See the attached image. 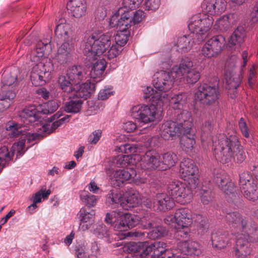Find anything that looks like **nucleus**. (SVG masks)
Masks as SVG:
<instances>
[{
	"label": "nucleus",
	"mask_w": 258,
	"mask_h": 258,
	"mask_svg": "<svg viewBox=\"0 0 258 258\" xmlns=\"http://www.w3.org/2000/svg\"><path fill=\"white\" fill-rule=\"evenodd\" d=\"M226 220L232 234L238 235L233 247L235 257L247 258L250 255L252 248L246 236L252 239L253 241L258 240L256 224L251 219L243 216L237 212L228 213Z\"/></svg>",
	"instance_id": "f257e3e1"
},
{
	"label": "nucleus",
	"mask_w": 258,
	"mask_h": 258,
	"mask_svg": "<svg viewBox=\"0 0 258 258\" xmlns=\"http://www.w3.org/2000/svg\"><path fill=\"white\" fill-rule=\"evenodd\" d=\"M213 146L215 158L223 164L232 161L240 164L246 158L243 147L235 135H218L213 141Z\"/></svg>",
	"instance_id": "f03ea898"
},
{
	"label": "nucleus",
	"mask_w": 258,
	"mask_h": 258,
	"mask_svg": "<svg viewBox=\"0 0 258 258\" xmlns=\"http://www.w3.org/2000/svg\"><path fill=\"white\" fill-rule=\"evenodd\" d=\"M39 112L35 105H29L24 108L19 113L20 120L21 123L9 122L7 126V131H11L10 135L11 137H17L22 135L23 138L29 141L31 139L34 140L38 136L37 134H30L27 132L28 129L24 128L27 125L31 126L37 125L40 127L37 129L47 132L49 127L47 124H41L39 120Z\"/></svg>",
	"instance_id": "7ed1b4c3"
},
{
	"label": "nucleus",
	"mask_w": 258,
	"mask_h": 258,
	"mask_svg": "<svg viewBox=\"0 0 258 258\" xmlns=\"http://www.w3.org/2000/svg\"><path fill=\"white\" fill-rule=\"evenodd\" d=\"M174 76L169 72L161 71L154 74L153 85L155 90L151 87H147L144 90V98L150 99L153 103L163 106L169 100L167 92L173 87Z\"/></svg>",
	"instance_id": "20e7f679"
},
{
	"label": "nucleus",
	"mask_w": 258,
	"mask_h": 258,
	"mask_svg": "<svg viewBox=\"0 0 258 258\" xmlns=\"http://www.w3.org/2000/svg\"><path fill=\"white\" fill-rule=\"evenodd\" d=\"M151 215V214H147L140 220L135 215L116 210L106 214L105 221L112 224L114 230L118 231H126L136 227L140 221L145 228H150L153 227V221L149 218Z\"/></svg>",
	"instance_id": "39448f33"
},
{
	"label": "nucleus",
	"mask_w": 258,
	"mask_h": 258,
	"mask_svg": "<svg viewBox=\"0 0 258 258\" xmlns=\"http://www.w3.org/2000/svg\"><path fill=\"white\" fill-rule=\"evenodd\" d=\"M55 34L63 41L57 48L56 57L60 63H66L71 57L77 42L73 27L69 23L58 24L56 27Z\"/></svg>",
	"instance_id": "423d86ee"
},
{
	"label": "nucleus",
	"mask_w": 258,
	"mask_h": 258,
	"mask_svg": "<svg viewBox=\"0 0 258 258\" xmlns=\"http://www.w3.org/2000/svg\"><path fill=\"white\" fill-rule=\"evenodd\" d=\"M111 45V37L109 34L99 36L93 34L85 40L83 52L89 61L95 60L103 55Z\"/></svg>",
	"instance_id": "0eeeda50"
},
{
	"label": "nucleus",
	"mask_w": 258,
	"mask_h": 258,
	"mask_svg": "<svg viewBox=\"0 0 258 258\" xmlns=\"http://www.w3.org/2000/svg\"><path fill=\"white\" fill-rule=\"evenodd\" d=\"M213 17L203 12L195 15L190 19L188 28L195 35L197 43L201 42L208 36L212 27H213Z\"/></svg>",
	"instance_id": "6e6552de"
},
{
	"label": "nucleus",
	"mask_w": 258,
	"mask_h": 258,
	"mask_svg": "<svg viewBox=\"0 0 258 258\" xmlns=\"http://www.w3.org/2000/svg\"><path fill=\"white\" fill-rule=\"evenodd\" d=\"M192 222L191 211L187 208L178 209L175 212L174 216L169 215L164 219L165 223L169 225L174 223L176 229L179 231H183L185 237L189 235V227Z\"/></svg>",
	"instance_id": "1a4fd4ad"
},
{
	"label": "nucleus",
	"mask_w": 258,
	"mask_h": 258,
	"mask_svg": "<svg viewBox=\"0 0 258 258\" xmlns=\"http://www.w3.org/2000/svg\"><path fill=\"white\" fill-rule=\"evenodd\" d=\"M220 97V91L218 87L206 83L200 85L194 94L195 100L206 106H212L218 103Z\"/></svg>",
	"instance_id": "9d476101"
},
{
	"label": "nucleus",
	"mask_w": 258,
	"mask_h": 258,
	"mask_svg": "<svg viewBox=\"0 0 258 258\" xmlns=\"http://www.w3.org/2000/svg\"><path fill=\"white\" fill-rule=\"evenodd\" d=\"M187 186L186 183L178 180H175L169 183L168 192L173 199L182 205L189 203L192 199L191 188H195L191 185Z\"/></svg>",
	"instance_id": "9b49d317"
},
{
	"label": "nucleus",
	"mask_w": 258,
	"mask_h": 258,
	"mask_svg": "<svg viewBox=\"0 0 258 258\" xmlns=\"http://www.w3.org/2000/svg\"><path fill=\"white\" fill-rule=\"evenodd\" d=\"M151 103L150 105H138L132 107L131 114L133 118L138 120L139 122L144 124H148L155 120L157 113V108L156 106H160L156 103Z\"/></svg>",
	"instance_id": "f8f14e48"
},
{
	"label": "nucleus",
	"mask_w": 258,
	"mask_h": 258,
	"mask_svg": "<svg viewBox=\"0 0 258 258\" xmlns=\"http://www.w3.org/2000/svg\"><path fill=\"white\" fill-rule=\"evenodd\" d=\"M226 44L225 37L221 35H216L208 39L201 49V55L205 58H215L222 51Z\"/></svg>",
	"instance_id": "ddd939ff"
},
{
	"label": "nucleus",
	"mask_w": 258,
	"mask_h": 258,
	"mask_svg": "<svg viewBox=\"0 0 258 258\" xmlns=\"http://www.w3.org/2000/svg\"><path fill=\"white\" fill-rule=\"evenodd\" d=\"M198 173V168L192 159L185 158L180 162L179 175L183 180L193 187H196L199 183Z\"/></svg>",
	"instance_id": "4468645a"
},
{
	"label": "nucleus",
	"mask_w": 258,
	"mask_h": 258,
	"mask_svg": "<svg viewBox=\"0 0 258 258\" xmlns=\"http://www.w3.org/2000/svg\"><path fill=\"white\" fill-rule=\"evenodd\" d=\"M161 154L156 150H149L142 156L140 166L142 169L148 171L159 170L161 169Z\"/></svg>",
	"instance_id": "2eb2a0df"
},
{
	"label": "nucleus",
	"mask_w": 258,
	"mask_h": 258,
	"mask_svg": "<svg viewBox=\"0 0 258 258\" xmlns=\"http://www.w3.org/2000/svg\"><path fill=\"white\" fill-rule=\"evenodd\" d=\"M238 16L236 13H228L218 18L213 23V29L217 32L229 31L238 21Z\"/></svg>",
	"instance_id": "dca6fc26"
},
{
	"label": "nucleus",
	"mask_w": 258,
	"mask_h": 258,
	"mask_svg": "<svg viewBox=\"0 0 258 258\" xmlns=\"http://www.w3.org/2000/svg\"><path fill=\"white\" fill-rule=\"evenodd\" d=\"M50 72L47 71L43 63H36L31 73L30 79L33 85L42 86L50 79Z\"/></svg>",
	"instance_id": "f3484780"
},
{
	"label": "nucleus",
	"mask_w": 258,
	"mask_h": 258,
	"mask_svg": "<svg viewBox=\"0 0 258 258\" xmlns=\"http://www.w3.org/2000/svg\"><path fill=\"white\" fill-rule=\"evenodd\" d=\"M227 2L226 0H204L201 4V9L210 16L219 15L226 10Z\"/></svg>",
	"instance_id": "a211bd4d"
},
{
	"label": "nucleus",
	"mask_w": 258,
	"mask_h": 258,
	"mask_svg": "<svg viewBox=\"0 0 258 258\" xmlns=\"http://www.w3.org/2000/svg\"><path fill=\"white\" fill-rule=\"evenodd\" d=\"M161 136L164 140L173 139V138L179 137L184 132L182 124L175 122L167 121L163 123L160 127Z\"/></svg>",
	"instance_id": "6ab92c4d"
},
{
	"label": "nucleus",
	"mask_w": 258,
	"mask_h": 258,
	"mask_svg": "<svg viewBox=\"0 0 258 258\" xmlns=\"http://www.w3.org/2000/svg\"><path fill=\"white\" fill-rule=\"evenodd\" d=\"M26 140L25 138L21 137L19 142L13 145L10 152L7 147H2L0 148V158L5 162H8L12 159L15 152L17 153V158L22 156L25 151L24 147Z\"/></svg>",
	"instance_id": "aec40b11"
},
{
	"label": "nucleus",
	"mask_w": 258,
	"mask_h": 258,
	"mask_svg": "<svg viewBox=\"0 0 258 258\" xmlns=\"http://www.w3.org/2000/svg\"><path fill=\"white\" fill-rule=\"evenodd\" d=\"M132 25V16L129 13H125L121 16L116 13L111 16L109 21L110 27L122 31L130 30Z\"/></svg>",
	"instance_id": "412c9836"
},
{
	"label": "nucleus",
	"mask_w": 258,
	"mask_h": 258,
	"mask_svg": "<svg viewBox=\"0 0 258 258\" xmlns=\"http://www.w3.org/2000/svg\"><path fill=\"white\" fill-rule=\"evenodd\" d=\"M214 181L225 195L233 194L234 184L226 172L217 173L214 177Z\"/></svg>",
	"instance_id": "4be33fe9"
},
{
	"label": "nucleus",
	"mask_w": 258,
	"mask_h": 258,
	"mask_svg": "<svg viewBox=\"0 0 258 258\" xmlns=\"http://www.w3.org/2000/svg\"><path fill=\"white\" fill-rule=\"evenodd\" d=\"M70 15L76 18H81L85 16L87 5L86 0H69L67 4Z\"/></svg>",
	"instance_id": "5701e85b"
},
{
	"label": "nucleus",
	"mask_w": 258,
	"mask_h": 258,
	"mask_svg": "<svg viewBox=\"0 0 258 258\" xmlns=\"http://www.w3.org/2000/svg\"><path fill=\"white\" fill-rule=\"evenodd\" d=\"M211 240L213 247L218 249L225 248L231 243L230 234L227 231H217L212 234Z\"/></svg>",
	"instance_id": "b1692460"
},
{
	"label": "nucleus",
	"mask_w": 258,
	"mask_h": 258,
	"mask_svg": "<svg viewBox=\"0 0 258 258\" xmlns=\"http://www.w3.org/2000/svg\"><path fill=\"white\" fill-rule=\"evenodd\" d=\"M154 206L159 211L166 212L171 210L174 206L172 197L165 193H158L154 198Z\"/></svg>",
	"instance_id": "393cba45"
},
{
	"label": "nucleus",
	"mask_w": 258,
	"mask_h": 258,
	"mask_svg": "<svg viewBox=\"0 0 258 258\" xmlns=\"http://www.w3.org/2000/svg\"><path fill=\"white\" fill-rule=\"evenodd\" d=\"M18 73L19 70L16 68L5 71L2 76V86L17 89L19 83L18 79Z\"/></svg>",
	"instance_id": "a878e982"
},
{
	"label": "nucleus",
	"mask_w": 258,
	"mask_h": 258,
	"mask_svg": "<svg viewBox=\"0 0 258 258\" xmlns=\"http://www.w3.org/2000/svg\"><path fill=\"white\" fill-rule=\"evenodd\" d=\"M193 62L189 60L182 61L178 65L174 66L172 69L171 74L175 79L181 81L182 79L193 68Z\"/></svg>",
	"instance_id": "bb28decb"
},
{
	"label": "nucleus",
	"mask_w": 258,
	"mask_h": 258,
	"mask_svg": "<svg viewBox=\"0 0 258 258\" xmlns=\"http://www.w3.org/2000/svg\"><path fill=\"white\" fill-rule=\"evenodd\" d=\"M178 248L181 253L193 256H198L202 253L200 245L194 241L180 242L178 245Z\"/></svg>",
	"instance_id": "cd10ccee"
},
{
	"label": "nucleus",
	"mask_w": 258,
	"mask_h": 258,
	"mask_svg": "<svg viewBox=\"0 0 258 258\" xmlns=\"http://www.w3.org/2000/svg\"><path fill=\"white\" fill-rule=\"evenodd\" d=\"M95 89L94 83L87 81L85 83L75 84L74 92L77 97L87 99Z\"/></svg>",
	"instance_id": "c85d7f7f"
},
{
	"label": "nucleus",
	"mask_w": 258,
	"mask_h": 258,
	"mask_svg": "<svg viewBox=\"0 0 258 258\" xmlns=\"http://www.w3.org/2000/svg\"><path fill=\"white\" fill-rule=\"evenodd\" d=\"M181 135L180 147L184 152L190 155L193 153L196 145L195 134L191 130L188 133L184 132Z\"/></svg>",
	"instance_id": "c756f323"
},
{
	"label": "nucleus",
	"mask_w": 258,
	"mask_h": 258,
	"mask_svg": "<svg viewBox=\"0 0 258 258\" xmlns=\"http://www.w3.org/2000/svg\"><path fill=\"white\" fill-rule=\"evenodd\" d=\"M95 213L93 210L88 211L86 208H82L77 214L80 221V229L83 231L88 229L90 227V222L93 220Z\"/></svg>",
	"instance_id": "7c9ffc66"
},
{
	"label": "nucleus",
	"mask_w": 258,
	"mask_h": 258,
	"mask_svg": "<svg viewBox=\"0 0 258 258\" xmlns=\"http://www.w3.org/2000/svg\"><path fill=\"white\" fill-rule=\"evenodd\" d=\"M137 175L135 168L130 167L123 169L116 170L114 174V178L117 182V185L123 183L124 182L133 179Z\"/></svg>",
	"instance_id": "2f4dec72"
},
{
	"label": "nucleus",
	"mask_w": 258,
	"mask_h": 258,
	"mask_svg": "<svg viewBox=\"0 0 258 258\" xmlns=\"http://www.w3.org/2000/svg\"><path fill=\"white\" fill-rule=\"evenodd\" d=\"M67 75L74 85L80 84L87 79L85 69L81 66H73L68 71Z\"/></svg>",
	"instance_id": "473e14b6"
},
{
	"label": "nucleus",
	"mask_w": 258,
	"mask_h": 258,
	"mask_svg": "<svg viewBox=\"0 0 258 258\" xmlns=\"http://www.w3.org/2000/svg\"><path fill=\"white\" fill-rule=\"evenodd\" d=\"M194 35L190 33L187 35H184L178 38L176 45L177 50L181 53L186 52L189 51L192 47L193 44L196 40H194Z\"/></svg>",
	"instance_id": "72a5a7b5"
},
{
	"label": "nucleus",
	"mask_w": 258,
	"mask_h": 258,
	"mask_svg": "<svg viewBox=\"0 0 258 258\" xmlns=\"http://www.w3.org/2000/svg\"><path fill=\"white\" fill-rule=\"evenodd\" d=\"M245 31L242 26H238L228 39L229 46L239 47L244 41Z\"/></svg>",
	"instance_id": "f704fd0d"
},
{
	"label": "nucleus",
	"mask_w": 258,
	"mask_h": 258,
	"mask_svg": "<svg viewBox=\"0 0 258 258\" xmlns=\"http://www.w3.org/2000/svg\"><path fill=\"white\" fill-rule=\"evenodd\" d=\"M106 65V61L104 58L97 60L92 66L90 74L91 78L95 79H99L98 81H100L103 78Z\"/></svg>",
	"instance_id": "c9c22d12"
},
{
	"label": "nucleus",
	"mask_w": 258,
	"mask_h": 258,
	"mask_svg": "<svg viewBox=\"0 0 258 258\" xmlns=\"http://www.w3.org/2000/svg\"><path fill=\"white\" fill-rule=\"evenodd\" d=\"M240 189L243 196L247 200L254 201L258 199V185L255 182L248 183Z\"/></svg>",
	"instance_id": "e433bc0d"
},
{
	"label": "nucleus",
	"mask_w": 258,
	"mask_h": 258,
	"mask_svg": "<svg viewBox=\"0 0 258 258\" xmlns=\"http://www.w3.org/2000/svg\"><path fill=\"white\" fill-rule=\"evenodd\" d=\"M161 169L164 171L174 166L177 160V156L172 152H167L161 154Z\"/></svg>",
	"instance_id": "4c0bfd02"
},
{
	"label": "nucleus",
	"mask_w": 258,
	"mask_h": 258,
	"mask_svg": "<svg viewBox=\"0 0 258 258\" xmlns=\"http://www.w3.org/2000/svg\"><path fill=\"white\" fill-rule=\"evenodd\" d=\"M106 202L110 205L119 204L122 208L127 210V207L125 205L124 201V196L116 190H111L109 191L106 197Z\"/></svg>",
	"instance_id": "58836bf2"
},
{
	"label": "nucleus",
	"mask_w": 258,
	"mask_h": 258,
	"mask_svg": "<svg viewBox=\"0 0 258 258\" xmlns=\"http://www.w3.org/2000/svg\"><path fill=\"white\" fill-rule=\"evenodd\" d=\"M178 119L180 121L179 124H182V127L186 133H189L192 130V118L190 112L186 110H183L178 116Z\"/></svg>",
	"instance_id": "ea45409f"
},
{
	"label": "nucleus",
	"mask_w": 258,
	"mask_h": 258,
	"mask_svg": "<svg viewBox=\"0 0 258 258\" xmlns=\"http://www.w3.org/2000/svg\"><path fill=\"white\" fill-rule=\"evenodd\" d=\"M188 98V94L185 92L175 94L171 98L170 104L174 109H182L186 104Z\"/></svg>",
	"instance_id": "a19ab883"
},
{
	"label": "nucleus",
	"mask_w": 258,
	"mask_h": 258,
	"mask_svg": "<svg viewBox=\"0 0 258 258\" xmlns=\"http://www.w3.org/2000/svg\"><path fill=\"white\" fill-rule=\"evenodd\" d=\"M216 124V118L209 115L206 117V119L202 123L200 127L201 133L202 140H204V138L207 137L210 135Z\"/></svg>",
	"instance_id": "79ce46f5"
},
{
	"label": "nucleus",
	"mask_w": 258,
	"mask_h": 258,
	"mask_svg": "<svg viewBox=\"0 0 258 258\" xmlns=\"http://www.w3.org/2000/svg\"><path fill=\"white\" fill-rule=\"evenodd\" d=\"M50 41L46 42H43L41 41L38 42L36 45V48L31 55V60L34 63H42L41 59L44 55L45 47L50 43Z\"/></svg>",
	"instance_id": "37998d69"
},
{
	"label": "nucleus",
	"mask_w": 258,
	"mask_h": 258,
	"mask_svg": "<svg viewBox=\"0 0 258 258\" xmlns=\"http://www.w3.org/2000/svg\"><path fill=\"white\" fill-rule=\"evenodd\" d=\"M226 75L227 88L229 90H233L234 94L236 93V90L239 86L241 82L239 75L236 74H230L228 75V73Z\"/></svg>",
	"instance_id": "c03bdc74"
},
{
	"label": "nucleus",
	"mask_w": 258,
	"mask_h": 258,
	"mask_svg": "<svg viewBox=\"0 0 258 258\" xmlns=\"http://www.w3.org/2000/svg\"><path fill=\"white\" fill-rule=\"evenodd\" d=\"M124 201L125 206L127 207V210L137 206L141 202L139 195L136 192H126L124 195Z\"/></svg>",
	"instance_id": "a18cd8bd"
},
{
	"label": "nucleus",
	"mask_w": 258,
	"mask_h": 258,
	"mask_svg": "<svg viewBox=\"0 0 258 258\" xmlns=\"http://www.w3.org/2000/svg\"><path fill=\"white\" fill-rule=\"evenodd\" d=\"M61 113L58 111L51 117L52 118L51 121L54 120L55 119H57V120L52 123L50 131L48 132V133L53 132L55 129L61 125L62 124L69 121L70 118V115H66L65 116L61 117Z\"/></svg>",
	"instance_id": "49530a36"
},
{
	"label": "nucleus",
	"mask_w": 258,
	"mask_h": 258,
	"mask_svg": "<svg viewBox=\"0 0 258 258\" xmlns=\"http://www.w3.org/2000/svg\"><path fill=\"white\" fill-rule=\"evenodd\" d=\"M58 83L63 91L67 93L74 92V84L67 74L66 76H60L58 78Z\"/></svg>",
	"instance_id": "de8ad7c7"
},
{
	"label": "nucleus",
	"mask_w": 258,
	"mask_h": 258,
	"mask_svg": "<svg viewBox=\"0 0 258 258\" xmlns=\"http://www.w3.org/2000/svg\"><path fill=\"white\" fill-rule=\"evenodd\" d=\"M135 160L131 155H124L118 156L116 159V165L121 167H135Z\"/></svg>",
	"instance_id": "09e8293b"
},
{
	"label": "nucleus",
	"mask_w": 258,
	"mask_h": 258,
	"mask_svg": "<svg viewBox=\"0 0 258 258\" xmlns=\"http://www.w3.org/2000/svg\"><path fill=\"white\" fill-rule=\"evenodd\" d=\"M83 101L81 99H73L67 102L65 105V110L68 112L76 113L81 108Z\"/></svg>",
	"instance_id": "8fccbe9b"
},
{
	"label": "nucleus",
	"mask_w": 258,
	"mask_h": 258,
	"mask_svg": "<svg viewBox=\"0 0 258 258\" xmlns=\"http://www.w3.org/2000/svg\"><path fill=\"white\" fill-rule=\"evenodd\" d=\"M130 35V30L122 31L118 30L115 36V44L121 46V48L127 43Z\"/></svg>",
	"instance_id": "3c124183"
},
{
	"label": "nucleus",
	"mask_w": 258,
	"mask_h": 258,
	"mask_svg": "<svg viewBox=\"0 0 258 258\" xmlns=\"http://www.w3.org/2000/svg\"><path fill=\"white\" fill-rule=\"evenodd\" d=\"M167 233L168 230L165 227L158 226L148 233V237L150 239H155L164 237Z\"/></svg>",
	"instance_id": "603ef678"
},
{
	"label": "nucleus",
	"mask_w": 258,
	"mask_h": 258,
	"mask_svg": "<svg viewBox=\"0 0 258 258\" xmlns=\"http://www.w3.org/2000/svg\"><path fill=\"white\" fill-rule=\"evenodd\" d=\"M80 197L81 200L88 207H94L97 204V199L96 196L85 191L81 192Z\"/></svg>",
	"instance_id": "864d4df0"
},
{
	"label": "nucleus",
	"mask_w": 258,
	"mask_h": 258,
	"mask_svg": "<svg viewBox=\"0 0 258 258\" xmlns=\"http://www.w3.org/2000/svg\"><path fill=\"white\" fill-rule=\"evenodd\" d=\"M122 49L121 46L113 43L111 46L110 45L108 49L106 51L103 55L106 56L108 59H113L121 53Z\"/></svg>",
	"instance_id": "5fc2aeb1"
},
{
	"label": "nucleus",
	"mask_w": 258,
	"mask_h": 258,
	"mask_svg": "<svg viewBox=\"0 0 258 258\" xmlns=\"http://www.w3.org/2000/svg\"><path fill=\"white\" fill-rule=\"evenodd\" d=\"M166 247V243L162 241L154 242L150 246V248L153 251L152 255L155 258L159 257L160 254L167 249Z\"/></svg>",
	"instance_id": "6e6d98bb"
},
{
	"label": "nucleus",
	"mask_w": 258,
	"mask_h": 258,
	"mask_svg": "<svg viewBox=\"0 0 258 258\" xmlns=\"http://www.w3.org/2000/svg\"><path fill=\"white\" fill-rule=\"evenodd\" d=\"M116 150L118 152L133 157V155L137 152L138 147L136 144H125L117 147Z\"/></svg>",
	"instance_id": "4d7b16f0"
},
{
	"label": "nucleus",
	"mask_w": 258,
	"mask_h": 258,
	"mask_svg": "<svg viewBox=\"0 0 258 258\" xmlns=\"http://www.w3.org/2000/svg\"><path fill=\"white\" fill-rule=\"evenodd\" d=\"M58 107V104L54 100L49 101L41 106L40 112L44 114H51L55 111Z\"/></svg>",
	"instance_id": "13d9d810"
},
{
	"label": "nucleus",
	"mask_w": 258,
	"mask_h": 258,
	"mask_svg": "<svg viewBox=\"0 0 258 258\" xmlns=\"http://www.w3.org/2000/svg\"><path fill=\"white\" fill-rule=\"evenodd\" d=\"M16 89L10 88V87H6L5 86H2V90L1 92H0V96L2 98H5L12 101V100L16 97Z\"/></svg>",
	"instance_id": "bf43d9fd"
},
{
	"label": "nucleus",
	"mask_w": 258,
	"mask_h": 258,
	"mask_svg": "<svg viewBox=\"0 0 258 258\" xmlns=\"http://www.w3.org/2000/svg\"><path fill=\"white\" fill-rule=\"evenodd\" d=\"M200 76V72L195 68H192L183 80L185 81L187 84H194L199 80Z\"/></svg>",
	"instance_id": "052dcab7"
},
{
	"label": "nucleus",
	"mask_w": 258,
	"mask_h": 258,
	"mask_svg": "<svg viewBox=\"0 0 258 258\" xmlns=\"http://www.w3.org/2000/svg\"><path fill=\"white\" fill-rule=\"evenodd\" d=\"M201 200L204 205L209 204L213 199L212 191L211 189L202 188L200 191Z\"/></svg>",
	"instance_id": "680f3d73"
},
{
	"label": "nucleus",
	"mask_w": 258,
	"mask_h": 258,
	"mask_svg": "<svg viewBox=\"0 0 258 258\" xmlns=\"http://www.w3.org/2000/svg\"><path fill=\"white\" fill-rule=\"evenodd\" d=\"M51 193L50 189L46 190V187H42L40 190L37 191L34 197L33 201L35 203H39L41 202V198L47 199Z\"/></svg>",
	"instance_id": "e2e57ef3"
},
{
	"label": "nucleus",
	"mask_w": 258,
	"mask_h": 258,
	"mask_svg": "<svg viewBox=\"0 0 258 258\" xmlns=\"http://www.w3.org/2000/svg\"><path fill=\"white\" fill-rule=\"evenodd\" d=\"M255 182L252 176L248 172H243L239 175L240 188L246 186L248 183Z\"/></svg>",
	"instance_id": "0e129e2a"
},
{
	"label": "nucleus",
	"mask_w": 258,
	"mask_h": 258,
	"mask_svg": "<svg viewBox=\"0 0 258 258\" xmlns=\"http://www.w3.org/2000/svg\"><path fill=\"white\" fill-rule=\"evenodd\" d=\"M143 0H123L122 6L124 8L129 10H135L138 8Z\"/></svg>",
	"instance_id": "69168bd1"
},
{
	"label": "nucleus",
	"mask_w": 258,
	"mask_h": 258,
	"mask_svg": "<svg viewBox=\"0 0 258 258\" xmlns=\"http://www.w3.org/2000/svg\"><path fill=\"white\" fill-rule=\"evenodd\" d=\"M108 232L109 231L106 226L103 224L97 225V227L94 230V233L99 238L109 236Z\"/></svg>",
	"instance_id": "338daca9"
},
{
	"label": "nucleus",
	"mask_w": 258,
	"mask_h": 258,
	"mask_svg": "<svg viewBox=\"0 0 258 258\" xmlns=\"http://www.w3.org/2000/svg\"><path fill=\"white\" fill-rule=\"evenodd\" d=\"M102 136V131L100 130H95L88 137V142L92 145H95L97 143Z\"/></svg>",
	"instance_id": "774afa93"
}]
</instances>
